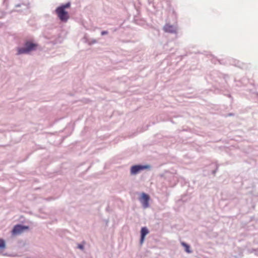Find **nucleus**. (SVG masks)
Wrapping results in <instances>:
<instances>
[{"instance_id": "4", "label": "nucleus", "mask_w": 258, "mask_h": 258, "mask_svg": "<svg viewBox=\"0 0 258 258\" xmlns=\"http://www.w3.org/2000/svg\"><path fill=\"white\" fill-rule=\"evenodd\" d=\"M150 168V166L149 165H135L131 167V173L132 174H136L139 171Z\"/></svg>"}, {"instance_id": "9", "label": "nucleus", "mask_w": 258, "mask_h": 258, "mask_svg": "<svg viewBox=\"0 0 258 258\" xmlns=\"http://www.w3.org/2000/svg\"><path fill=\"white\" fill-rule=\"evenodd\" d=\"M6 247L5 241L2 239H0V248L4 249Z\"/></svg>"}, {"instance_id": "8", "label": "nucleus", "mask_w": 258, "mask_h": 258, "mask_svg": "<svg viewBox=\"0 0 258 258\" xmlns=\"http://www.w3.org/2000/svg\"><path fill=\"white\" fill-rule=\"evenodd\" d=\"M181 244L185 247V250L187 252H191V251L189 249L190 247L189 245H188L187 244L183 242H181Z\"/></svg>"}, {"instance_id": "10", "label": "nucleus", "mask_w": 258, "mask_h": 258, "mask_svg": "<svg viewBox=\"0 0 258 258\" xmlns=\"http://www.w3.org/2000/svg\"><path fill=\"white\" fill-rule=\"evenodd\" d=\"M108 33V32L106 31H103L101 32V35H104L105 34H107Z\"/></svg>"}, {"instance_id": "1", "label": "nucleus", "mask_w": 258, "mask_h": 258, "mask_svg": "<svg viewBox=\"0 0 258 258\" xmlns=\"http://www.w3.org/2000/svg\"><path fill=\"white\" fill-rule=\"evenodd\" d=\"M71 4L68 3L60 7L57 8L55 10L56 14H57L59 19L62 22H67L69 19V15L67 11L65 10L66 8H69Z\"/></svg>"}, {"instance_id": "3", "label": "nucleus", "mask_w": 258, "mask_h": 258, "mask_svg": "<svg viewBox=\"0 0 258 258\" xmlns=\"http://www.w3.org/2000/svg\"><path fill=\"white\" fill-rule=\"evenodd\" d=\"M29 227L27 226H23L21 225H17L14 227L12 231L13 235H19L22 233L24 231L28 230Z\"/></svg>"}, {"instance_id": "7", "label": "nucleus", "mask_w": 258, "mask_h": 258, "mask_svg": "<svg viewBox=\"0 0 258 258\" xmlns=\"http://www.w3.org/2000/svg\"><path fill=\"white\" fill-rule=\"evenodd\" d=\"M141 233V243H142L144 241L145 236L149 233V230L146 227H144L142 228Z\"/></svg>"}, {"instance_id": "5", "label": "nucleus", "mask_w": 258, "mask_h": 258, "mask_svg": "<svg viewBox=\"0 0 258 258\" xmlns=\"http://www.w3.org/2000/svg\"><path fill=\"white\" fill-rule=\"evenodd\" d=\"M149 196L145 193H143L142 195L141 201L144 208H146L149 206Z\"/></svg>"}, {"instance_id": "11", "label": "nucleus", "mask_w": 258, "mask_h": 258, "mask_svg": "<svg viewBox=\"0 0 258 258\" xmlns=\"http://www.w3.org/2000/svg\"><path fill=\"white\" fill-rule=\"evenodd\" d=\"M78 248L81 249H83L84 247H83V245H82L81 244H79V245H78Z\"/></svg>"}, {"instance_id": "6", "label": "nucleus", "mask_w": 258, "mask_h": 258, "mask_svg": "<svg viewBox=\"0 0 258 258\" xmlns=\"http://www.w3.org/2000/svg\"><path fill=\"white\" fill-rule=\"evenodd\" d=\"M163 29L166 32H169V33H171L176 32V27L173 25H171L169 24H166L164 26Z\"/></svg>"}, {"instance_id": "2", "label": "nucleus", "mask_w": 258, "mask_h": 258, "mask_svg": "<svg viewBox=\"0 0 258 258\" xmlns=\"http://www.w3.org/2000/svg\"><path fill=\"white\" fill-rule=\"evenodd\" d=\"M25 46L24 48H18V54L27 53L31 51L35 50L37 47V44L30 42H27L25 44Z\"/></svg>"}]
</instances>
